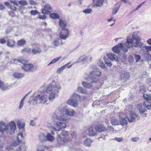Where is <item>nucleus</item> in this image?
<instances>
[{
  "mask_svg": "<svg viewBox=\"0 0 151 151\" xmlns=\"http://www.w3.org/2000/svg\"><path fill=\"white\" fill-rule=\"evenodd\" d=\"M61 88L60 84L56 80H53L47 87L46 93H42L35 96L30 101V104L35 105L37 104H45L48 100L52 101L57 96Z\"/></svg>",
  "mask_w": 151,
  "mask_h": 151,
  "instance_id": "obj_1",
  "label": "nucleus"
},
{
  "mask_svg": "<svg viewBox=\"0 0 151 151\" xmlns=\"http://www.w3.org/2000/svg\"><path fill=\"white\" fill-rule=\"evenodd\" d=\"M75 111L72 109H66L64 107H59L54 113L53 117L59 121L57 124L56 127L60 129H64L66 127V124L69 122L70 118L67 115L72 116Z\"/></svg>",
  "mask_w": 151,
  "mask_h": 151,
  "instance_id": "obj_2",
  "label": "nucleus"
},
{
  "mask_svg": "<svg viewBox=\"0 0 151 151\" xmlns=\"http://www.w3.org/2000/svg\"><path fill=\"white\" fill-rule=\"evenodd\" d=\"M16 127L15 123L13 121L8 124L3 121H0V137H2L5 132L7 134H13Z\"/></svg>",
  "mask_w": 151,
  "mask_h": 151,
  "instance_id": "obj_3",
  "label": "nucleus"
},
{
  "mask_svg": "<svg viewBox=\"0 0 151 151\" xmlns=\"http://www.w3.org/2000/svg\"><path fill=\"white\" fill-rule=\"evenodd\" d=\"M142 40L140 37L135 34L132 35V37L130 36H128L126 42L128 49L132 48L134 46L137 47L142 46V43L141 42Z\"/></svg>",
  "mask_w": 151,
  "mask_h": 151,
  "instance_id": "obj_4",
  "label": "nucleus"
},
{
  "mask_svg": "<svg viewBox=\"0 0 151 151\" xmlns=\"http://www.w3.org/2000/svg\"><path fill=\"white\" fill-rule=\"evenodd\" d=\"M101 72L96 68L90 73L89 78L85 77V79L90 82L91 84L96 83L99 81V79L96 77H99L101 74Z\"/></svg>",
  "mask_w": 151,
  "mask_h": 151,
  "instance_id": "obj_5",
  "label": "nucleus"
},
{
  "mask_svg": "<svg viewBox=\"0 0 151 151\" xmlns=\"http://www.w3.org/2000/svg\"><path fill=\"white\" fill-rule=\"evenodd\" d=\"M57 139L58 145L60 147L65 146L71 149L73 146L72 140L70 138L65 137L62 139L60 135L58 134Z\"/></svg>",
  "mask_w": 151,
  "mask_h": 151,
  "instance_id": "obj_6",
  "label": "nucleus"
},
{
  "mask_svg": "<svg viewBox=\"0 0 151 151\" xmlns=\"http://www.w3.org/2000/svg\"><path fill=\"white\" fill-rule=\"evenodd\" d=\"M137 108L139 110L140 114L144 117H145L147 114L144 113L147 111V109H151V102L150 101H145L143 103L142 105H137Z\"/></svg>",
  "mask_w": 151,
  "mask_h": 151,
  "instance_id": "obj_7",
  "label": "nucleus"
},
{
  "mask_svg": "<svg viewBox=\"0 0 151 151\" xmlns=\"http://www.w3.org/2000/svg\"><path fill=\"white\" fill-rule=\"evenodd\" d=\"M112 50L115 53H118L122 50L124 52H126L128 51V49L126 42L125 43H119L112 48Z\"/></svg>",
  "mask_w": 151,
  "mask_h": 151,
  "instance_id": "obj_8",
  "label": "nucleus"
},
{
  "mask_svg": "<svg viewBox=\"0 0 151 151\" xmlns=\"http://www.w3.org/2000/svg\"><path fill=\"white\" fill-rule=\"evenodd\" d=\"M126 116L127 117L128 121L132 122L135 121L136 119L138 120L139 117L136 113H131L129 112L127 110L126 111L125 113Z\"/></svg>",
  "mask_w": 151,
  "mask_h": 151,
  "instance_id": "obj_9",
  "label": "nucleus"
},
{
  "mask_svg": "<svg viewBox=\"0 0 151 151\" xmlns=\"http://www.w3.org/2000/svg\"><path fill=\"white\" fill-rule=\"evenodd\" d=\"M92 58L90 55H88L85 58H82V56H81L78 60L76 63H81L82 64H85L86 63H89L91 62Z\"/></svg>",
  "mask_w": 151,
  "mask_h": 151,
  "instance_id": "obj_10",
  "label": "nucleus"
},
{
  "mask_svg": "<svg viewBox=\"0 0 151 151\" xmlns=\"http://www.w3.org/2000/svg\"><path fill=\"white\" fill-rule=\"evenodd\" d=\"M44 8L42 9V13L45 14H48L51 13L52 8L51 6L49 4H46L44 5Z\"/></svg>",
  "mask_w": 151,
  "mask_h": 151,
  "instance_id": "obj_11",
  "label": "nucleus"
},
{
  "mask_svg": "<svg viewBox=\"0 0 151 151\" xmlns=\"http://www.w3.org/2000/svg\"><path fill=\"white\" fill-rule=\"evenodd\" d=\"M68 30L63 29L59 34V37L61 39L65 40L68 37Z\"/></svg>",
  "mask_w": 151,
  "mask_h": 151,
  "instance_id": "obj_12",
  "label": "nucleus"
},
{
  "mask_svg": "<svg viewBox=\"0 0 151 151\" xmlns=\"http://www.w3.org/2000/svg\"><path fill=\"white\" fill-rule=\"evenodd\" d=\"M26 61L25 62H24V63H22L23 65L22 66V69L25 71H28L32 70L34 69L33 65L30 63H26L27 61Z\"/></svg>",
  "mask_w": 151,
  "mask_h": 151,
  "instance_id": "obj_13",
  "label": "nucleus"
},
{
  "mask_svg": "<svg viewBox=\"0 0 151 151\" xmlns=\"http://www.w3.org/2000/svg\"><path fill=\"white\" fill-rule=\"evenodd\" d=\"M122 113H120V116H122V117H120L119 119L120 120V124H121V125L123 126H126L127 124V118H125V117L126 116L125 114H124V116H123L121 114Z\"/></svg>",
  "mask_w": 151,
  "mask_h": 151,
  "instance_id": "obj_14",
  "label": "nucleus"
},
{
  "mask_svg": "<svg viewBox=\"0 0 151 151\" xmlns=\"http://www.w3.org/2000/svg\"><path fill=\"white\" fill-rule=\"evenodd\" d=\"M95 129L96 132H101L107 130L106 128L102 124H99L96 126Z\"/></svg>",
  "mask_w": 151,
  "mask_h": 151,
  "instance_id": "obj_15",
  "label": "nucleus"
},
{
  "mask_svg": "<svg viewBox=\"0 0 151 151\" xmlns=\"http://www.w3.org/2000/svg\"><path fill=\"white\" fill-rule=\"evenodd\" d=\"M93 0V6L95 7H101L103 5L105 0Z\"/></svg>",
  "mask_w": 151,
  "mask_h": 151,
  "instance_id": "obj_16",
  "label": "nucleus"
},
{
  "mask_svg": "<svg viewBox=\"0 0 151 151\" xmlns=\"http://www.w3.org/2000/svg\"><path fill=\"white\" fill-rule=\"evenodd\" d=\"M12 86L7 84H4L3 82L0 80V89L3 91L7 90L11 87Z\"/></svg>",
  "mask_w": 151,
  "mask_h": 151,
  "instance_id": "obj_17",
  "label": "nucleus"
},
{
  "mask_svg": "<svg viewBox=\"0 0 151 151\" xmlns=\"http://www.w3.org/2000/svg\"><path fill=\"white\" fill-rule=\"evenodd\" d=\"M68 104L73 107H76L78 106V104L76 100H74L71 98L68 100L67 101Z\"/></svg>",
  "mask_w": 151,
  "mask_h": 151,
  "instance_id": "obj_18",
  "label": "nucleus"
},
{
  "mask_svg": "<svg viewBox=\"0 0 151 151\" xmlns=\"http://www.w3.org/2000/svg\"><path fill=\"white\" fill-rule=\"evenodd\" d=\"M15 44V41L13 39H8L7 40L6 45L7 46L10 47H13Z\"/></svg>",
  "mask_w": 151,
  "mask_h": 151,
  "instance_id": "obj_19",
  "label": "nucleus"
},
{
  "mask_svg": "<svg viewBox=\"0 0 151 151\" xmlns=\"http://www.w3.org/2000/svg\"><path fill=\"white\" fill-rule=\"evenodd\" d=\"M59 122H56V125H55V127L56 128H55L54 127H52V126H51L50 125H48L47 126V127L51 131V132H52V134H54V131H60V130L62 128H61L60 129H59L58 128V127H56V124H57Z\"/></svg>",
  "mask_w": 151,
  "mask_h": 151,
  "instance_id": "obj_20",
  "label": "nucleus"
},
{
  "mask_svg": "<svg viewBox=\"0 0 151 151\" xmlns=\"http://www.w3.org/2000/svg\"><path fill=\"white\" fill-rule=\"evenodd\" d=\"M107 57L111 60H117L118 59V57L115 54L113 53H109L107 54L106 55Z\"/></svg>",
  "mask_w": 151,
  "mask_h": 151,
  "instance_id": "obj_21",
  "label": "nucleus"
},
{
  "mask_svg": "<svg viewBox=\"0 0 151 151\" xmlns=\"http://www.w3.org/2000/svg\"><path fill=\"white\" fill-rule=\"evenodd\" d=\"M17 124L19 129H23L25 127L24 122L21 120H19L17 122Z\"/></svg>",
  "mask_w": 151,
  "mask_h": 151,
  "instance_id": "obj_22",
  "label": "nucleus"
},
{
  "mask_svg": "<svg viewBox=\"0 0 151 151\" xmlns=\"http://www.w3.org/2000/svg\"><path fill=\"white\" fill-rule=\"evenodd\" d=\"M25 135V133L24 132H21L19 133L17 135V143L18 144L19 142H20L21 141L20 139H23ZM18 144H17V145Z\"/></svg>",
  "mask_w": 151,
  "mask_h": 151,
  "instance_id": "obj_23",
  "label": "nucleus"
},
{
  "mask_svg": "<svg viewBox=\"0 0 151 151\" xmlns=\"http://www.w3.org/2000/svg\"><path fill=\"white\" fill-rule=\"evenodd\" d=\"M111 122L112 125H117L120 124V122L117 119L114 117L111 118Z\"/></svg>",
  "mask_w": 151,
  "mask_h": 151,
  "instance_id": "obj_24",
  "label": "nucleus"
},
{
  "mask_svg": "<svg viewBox=\"0 0 151 151\" xmlns=\"http://www.w3.org/2000/svg\"><path fill=\"white\" fill-rule=\"evenodd\" d=\"M88 135L91 136H94L96 135V132L93 129L92 127H90L88 130Z\"/></svg>",
  "mask_w": 151,
  "mask_h": 151,
  "instance_id": "obj_25",
  "label": "nucleus"
},
{
  "mask_svg": "<svg viewBox=\"0 0 151 151\" xmlns=\"http://www.w3.org/2000/svg\"><path fill=\"white\" fill-rule=\"evenodd\" d=\"M129 77V75L127 73H122L121 75V78L122 79L126 81Z\"/></svg>",
  "mask_w": 151,
  "mask_h": 151,
  "instance_id": "obj_26",
  "label": "nucleus"
},
{
  "mask_svg": "<svg viewBox=\"0 0 151 151\" xmlns=\"http://www.w3.org/2000/svg\"><path fill=\"white\" fill-rule=\"evenodd\" d=\"M13 76L14 77L16 78L20 79L23 77L24 74L22 73L15 72L13 73Z\"/></svg>",
  "mask_w": 151,
  "mask_h": 151,
  "instance_id": "obj_27",
  "label": "nucleus"
},
{
  "mask_svg": "<svg viewBox=\"0 0 151 151\" xmlns=\"http://www.w3.org/2000/svg\"><path fill=\"white\" fill-rule=\"evenodd\" d=\"M54 139V137L50 133H47L46 135V141H52Z\"/></svg>",
  "mask_w": 151,
  "mask_h": 151,
  "instance_id": "obj_28",
  "label": "nucleus"
},
{
  "mask_svg": "<svg viewBox=\"0 0 151 151\" xmlns=\"http://www.w3.org/2000/svg\"><path fill=\"white\" fill-rule=\"evenodd\" d=\"M92 142V141L89 138H87L84 141V144L85 146L89 147L91 146Z\"/></svg>",
  "mask_w": 151,
  "mask_h": 151,
  "instance_id": "obj_29",
  "label": "nucleus"
},
{
  "mask_svg": "<svg viewBox=\"0 0 151 151\" xmlns=\"http://www.w3.org/2000/svg\"><path fill=\"white\" fill-rule=\"evenodd\" d=\"M39 139L41 141L45 142L46 141V135L43 134H41L38 136Z\"/></svg>",
  "mask_w": 151,
  "mask_h": 151,
  "instance_id": "obj_30",
  "label": "nucleus"
},
{
  "mask_svg": "<svg viewBox=\"0 0 151 151\" xmlns=\"http://www.w3.org/2000/svg\"><path fill=\"white\" fill-rule=\"evenodd\" d=\"M55 46H58L59 45H62L63 42L60 39H58L54 41L52 44Z\"/></svg>",
  "mask_w": 151,
  "mask_h": 151,
  "instance_id": "obj_31",
  "label": "nucleus"
},
{
  "mask_svg": "<svg viewBox=\"0 0 151 151\" xmlns=\"http://www.w3.org/2000/svg\"><path fill=\"white\" fill-rule=\"evenodd\" d=\"M82 85L84 87L88 88H90L92 87V86L91 84L85 81L82 82Z\"/></svg>",
  "mask_w": 151,
  "mask_h": 151,
  "instance_id": "obj_32",
  "label": "nucleus"
},
{
  "mask_svg": "<svg viewBox=\"0 0 151 151\" xmlns=\"http://www.w3.org/2000/svg\"><path fill=\"white\" fill-rule=\"evenodd\" d=\"M50 17L54 19H58L59 18V15L55 13H53L50 14Z\"/></svg>",
  "mask_w": 151,
  "mask_h": 151,
  "instance_id": "obj_33",
  "label": "nucleus"
},
{
  "mask_svg": "<svg viewBox=\"0 0 151 151\" xmlns=\"http://www.w3.org/2000/svg\"><path fill=\"white\" fill-rule=\"evenodd\" d=\"M62 58L61 56H59L58 57L56 58L53 59L51 62H50L48 64V65L49 66L51 64H54L56 63L58 61Z\"/></svg>",
  "mask_w": 151,
  "mask_h": 151,
  "instance_id": "obj_34",
  "label": "nucleus"
},
{
  "mask_svg": "<svg viewBox=\"0 0 151 151\" xmlns=\"http://www.w3.org/2000/svg\"><path fill=\"white\" fill-rule=\"evenodd\" d=\"M74 100H76L77 101L80 99V96L78 94L73 93V96L70 97Z\"/></svg>",
  "mask_w": 151,
  "mask_h": 151,
  "instance_id": "obj_35",
  "label": "nucleus"
},
{
  "mask_svg": "<svg viewBox=\"0 0 151 151\" xmlns=\"http://www.w3.org/2000/svg\"><path fill=\"white\" fill-rule=\"evenodd\" d=\"M143 96L144 99L146 100V101H151V94L149 95L143 94Z\"/></svg>",
  "mask_w": 151,
  "mask_h": 151,
  "instance_id": "obj_36",
  "label": "nucleus"
},
{
  "mask_svg": "<svg viewBox=\"0 0 151 151\" xmlns=\"http://www.w3.org/2000/svg\"><path fill=\"white\" fill-rule=\"evenodd\" d=\"M28 94H26L23 97V98L21 100L20 103L19 104V109H21L22 108L23 105H24V101L27 95Z\"/></svg>",
  "mask_w": 151,
  "mask_h": 151,
  "instance_id": "obj_37",
  "label": "nucleus"
},
{
  "mask_svg": "<svg viewBox=\"0 0 151 151\" xmlns=\"http://www.w3.org/2000/svg\"><path fill=\"white\" fill-rule=\"evenodd\" d=\"M25 62L26 61L24 59H20L19 60L14 59L13 60V62L15 64H17L19 63H24V62Z\"/></svg>",
  "mask_w": 151,
  "mask_h": 151,
  "instance_id": "obj_38",
  "label": "nucleus"
},
{
  "mask_svg": "<svg viewBox=\"0 0 151 151\" xmlns=\"http://www.w3.org/2000/svg\"><path fill=\"white\" fill-rule=\"evenodd\" d=\"M59 24L61 27H65L66 25V22L61 19L59 20Z\"/></svg>",
  "mask_w": 151,
  "mask_h": 151,
  "instance_id": "obj_39",
  "label": "nucleus"
},
{
  "mask_svg": "<svg viewBox=\"0 0 151 151\" xmlns=\"http://www.w3.org/2000/svg\"><path fill=\"white\" fill-rule=\"evenodd\" d=\"M77 91L78 92L84 94L86 93H87V91L81 87H78L77 88Z\"/></svg>",
  "mask_w": 151,
  "mask_h": 151,
  "instance_id": "obj_40",
  "label": "nucleus"
},
{
  "mask_svg": "<svg viewBox=\"0 0 151 151\" xmlns=\"http://www.w3.org/2000/svg\"><path fill=\"white\" fill-rule=\"evenodd\" d=\"M41 52V50L39 48H34L32 50V53L34 54H36L37 53H40Z\"/></svg>",
  "mask_w": 151,
  "mask_h": 151,
  "instance_id": "obj_41",
  "label": "nucleus"
},
{
  "mask_svg": "<svg viewBox=\"0 0 151 151\" xmlns=\"http://www.w3.org/2000/svg\"><path fill=\"white\" fill-rule=\"evenodd\" d=\"M26 42L24 40H21L17 42V45L18 46H22L25 45Z\"/></svg>",
  "mask_w": 151,
  "mask_h": 151,
  "instance_id": "obj_42",
  "label": "nucleus"
},
{
  "mask_svg": "<svg viewBox=\"0 0 151 151\" xmlns=\"http://www.w3.org/2000/svg\"><path fill=\"white\" fill-rule=\"evenodd\" d=\"M145 57L146 60L147 61L151 60V55L148 52L145 54Z\"/></svg>",
  "mask_w": 151,
  "mask_h": 151,
  "instance_id": "obj_43",
  "label": "nucleus"
},
{
  "mask_svg": "<svg viewBox=\"0 0 151 151\" xmlns=\"http://www.w3.org/2000/svg\"><path fill=\"white\" fill-rule=\"evenodd\" d=\"M98 65L102 68H105V65L102 60H99L98 63Z\"/></svg>",
  "mask_w": 151,
  "mask_h": 151,
  "instance_id": "obj_44",
  "label": "nucleus"
},
{
  "mask_svg": "<svg viewBox=\"0 0 151 151\" xmlns=\"http://www.w3.org/2000/svg\"><path fill=\"white\" fill-rule=\"evenodd\" d=\"M62 136L65 137L68 135L69 134L68 132L65 130H63L61 132L60 134Z\"/></svg>",
  "mask_w": 151,
  "mask_h": 151,
  "instance_id": "obj_45",
  "label": "nucleus"
},
{
  "mask_svg": "<svg viewBox=\"0 0 151 151\" xmlns=\"http://www.w3.org/2000/svg\"><path fill=\"white\" fill-rule=\"evenodd\" d=\"M146 91V89L144 85L141 86L140 88V91L141 93L144 94Z\"/></svg>",
  "mask_w": 151,
  "mask_h": 151,
  "instance_id": "obj_46",
  "label": "nucleus"
},
{
  "mask_svg": "<svg viewBox=\"0 0 151 151\" xmlns=\"http://www.w3.org/2000/svg\"><path fill=\"white\" fill-rule=\"evenodd\" d=\"M92 12V10L91 9H87L83 11V12L86 14L90 13Z\"/></svg>",
  "mask_w": 151,
  "mask_h": 151,
  "instance_id": "obj_47",
  "label": "nucleus"
},
{
  "mask_svg": "<svg viewBox=\"0 0 151 151\" xmlns=\"http://www.w3.org/2000/svg\"><path fill=\"white\" fill-rule=\"evenodd\" d=\"M114 140L119 142H121L123 141L124 139L122 137H115L114 138Z\"/></svg>",
  "mask_w": 151,
  "mask_h": 151,
  "instance_id": "obj_48",
  "label": "nucleus"
},
{
  "mask_svg": "<svg viewBox=\"0 0 151 151\" xmlns=\"http://www.w3.org/2000/svg\"><path fill=\"white\" fill-rule=\"evenodd\" d=\"M65 68L63 66L62 67L58 68L57 70V73L60 74L63 71L64 69Z\"/></svg>",
  "mask_w": 151,
  "mask_h": 151,
  "instance_id": "obj_49",
  "label": "nucleus"
},
{
  "mask_svg": "<svg viewBox=\"0 0 151 151\" xmlns=\"http://www.w3.org/2000/svg\"><path fill=\"white\" fill-rule=\"evenodd\" d=\"M120 7L119 6L116 7L113 10V12L112 13L113 15L115 14L118 11L119 8Z\"/></svg>",
  "mask_w": 151,
  "mask_h": 151,
  "instance_id": "obj_50",
  "label": "nucleus"
},
{
  "mask_svg": "<svg viewBox=\"0 0 151 151\" xmlns=\"http://www.w3.org/2000/svg\"><path fill=\"white\" fill-rule=\"evenodd\" d=\"M18 3L20 4L24 5H26L28 4L27 2L26 1L24 0L18 1Z\"/></svg>",
  "mask_w": 151,
  "mask_h": 151,
  "instance_id": "obj_51",
  "label": "nucleus"
},
{
  "mask_svg": "<svg viewBox=\"0 0 151 151\" xmlns=\"http://www.w3.org/2000/svg\"><path fill=\"white\" fill-rule=\"evenodd\" d=\"M105 63L109 66L110 67L112 65V63L110 61H109L107 58L104 59Z\"/></svg>",
  "mask_w": 151,
  "mask_h": 151,
  "instance_id": "obj_52",
  "label": "nucleus"
},
{
  "mask_svg": "<svg viewBox=\"0 0 151 151\" xmlns=\"http://www.w3.org/2000/svg\"><path fill=\"white\" fill-rule=\"evenodd\" d=\"M31 52V50L29 48H25L22 50V52L24 53L25 52L30 53Z\"/></svg>",
  "mask_w": 151,
  "mask_h": 151,
  "instance_id": "obj_53",
  "label": "nucleus"
},
{
  "mask_svg": "<svg viewBox=\"0 0 151 151\" xmlns=\"http://www.w3.org/2000/svg\"><path fill=\"white\" fill-rule=\"evenodd\" d=\"M30 14L31 15L35 16L39 13L38 12L37 10H32L30 12Z\"/></svg>",
  "mask_w": 151,
  "mask_h": 151,
  "instance_id": "obj_54",
  "label": "nucleus"
},
{
  "mask_svg": "<svg viewBox=\"0 0 151 151\" xmlns=\"http://www.w3.org/2000/svg\"><path fill=\"white\" fill-rule=\"evenodd\" d=\"M71 136L73 139H75L77 137V134L75 132H73L71 133Z\"/></svg>",
  "mask_w": 151,
  "mask_h": 151,
  "instance_id": "obj_55",
  "label": "nucleus"
},
{
  "mask_svg": "<svg viewBox=\"0 0 151 151\" xmlns=\"http://www.w3.org/2000/svg\"><path fill=\"white\" fill-rule=\"evenodd\" d=\"M134 58L136 62L139 61L141 59L140 56L139 55H135Z\"/></svg>",
  "mask_w": 151,
  "mask_h": 151,
  "instance_id": "obj_56",
  "label": "nucleus"
},
{
  "mask_svg": "<svg viewBox=\"0 0 151 151\" xmlns=\"http://www.w3.org/2000/svg\"><path fill=\"white\" fill-rule=\"evenodd\" d=\"M71 61H70L69 63L66 64L65 65L63 66L64 67L65 69L66 68H70L72 66V65H70L69 66V65Z\"/></svg>",
  "mask_w": 151,
  "mask_h": 151,
  "instance_id": "obj_57",
  "label": "nucleus"
},
{
  "mask_svg": "<svg viewBox=\"0 0 151 151\" xmlns=\"http://www.w3.org/2000/svg\"><path fill=\"white\" fill-rule=\"evenodd\" d=\"M145 48L147 52H149L150 51H151V46H145Z\"/></svg>",
  "mask_w": 151,
  "mask_h": 151,
  "instance_id": "obj_58",
  "label": "nucleus"
},
{
  "mask_svg": "<svg viewBox=\"0 0 151 151\" xmlns=\"http://www.w3.org/2000/svg\"><path fill=\"white\" fill-rule=\"evenodd\" d=\"M37 151H44V147L43 146H40L37 148Z\"/></svg>",
  "mask_w": 151,
  "mask_h": 151,
  "instance_id": "obj_59",
  "label": "nucleus"
},
{
  "mask_svg": "<svg viewBox=\"0 0 151 151\" xmlns=\"http://www.w3.org/2000/svg\"><path fill=\"white\" fill-rule=\"evenodd\" d=\"M6 40L3 38L0 39V44H4L6 43Z\"/></svg>",
  "mask_w": 151,
  "mask_h": 151,
  "instance_id": "obj_60",
  "label": "nucleus"
},
{
  "mask_svg": "<svg viewBox=\"0 0 151 151\" xmlns=\"http://www.w3.org/2000/svg\"><path fill=\"white\" fill-rule=\"evenodd\" d=\"M107 130L109 131L110 132H113L114 131V129L111 126L108 125Z\"/></svg>",
  "mask_w": 151,
  "mask_h": 151,
  "instance_id": "obj_61",
  "label": "nucleus"
},
{
  "mask_svg": "<svg viewBox=\"0 0 151 151\" xmlns=\"http://www.w3.org/2000/svg\"><path fill=\"white\" fill-rule=\"evenodd\" d=\"M139 139L138 137H134L131 138L132 140L134 142H137Z\"/></svg>",
  "mask_w": 151,
  "mask_h": 151,
  "instance_id": "obj_62",
  "label": "nucleus"
},
{
  "mask_svg": "<svg viewBox=\"0 0 151 151\" xmlns=\"http://www.w3.org/2000/svg\"><path fill=\"white\" fill-rule=\"evenodd\" d=\"M39 19H42V20H45L46 19V17L45 15L39 14Z\"/></svg>",
  "mask_w": 151,
  "mask_h": 151,
  "instance_id": "obj_63",
  "label": "nucleus"
},
{
  "mask_svg": "<svg viewBox=\"0 0 151 151\" xmlns=\"http://www.w3.org/2000/svg\"><path fill=\"white\" fill-rule=\"evenodd\" d=\"M10 2L13 4L17 6L18 5V1L14 0H10Z\"/></svg>",
  "mask_w": 151,
  "mask_h": 151,
  "instance_id": "obj_64",
  "label": "nucleus"
}]
</instances>
